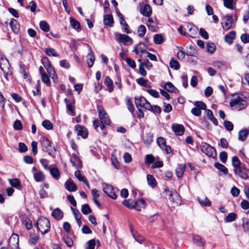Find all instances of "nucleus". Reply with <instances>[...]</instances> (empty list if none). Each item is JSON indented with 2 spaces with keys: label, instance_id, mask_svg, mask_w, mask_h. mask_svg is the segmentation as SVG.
<instances>
[{
  "label": "nucleus",
  "instance_id": "0e129e2a",
  "mask_svg": "<svg viewBox=\"0 0 249 249\" xmlns=\"http://www.w3.org/2000/svg\"><path fill=\"white\" fill-rule=\"evenodd\" d=\"M190 51H188L186 53V54L189 56H196L197 54V51L192 47H190Z\"/></svg>",
  "mask_w": 249,
  "mask_h": 249
},
{
  "label": "nucleus",
  "instance_id": "a19ab883",
  "mask_svg": "<svg viewBox=\"0 0 249 249\" xmlns=\"http://www.w3.org/2000/svg\"><path fill=\"white\" fill-rule=\"evenodd\" d=\"M64 101L66 104L67 109L69 111L70 115L74 116L75 114L72 105L71 103H68V100L67 99H65Z\"/></svg>",
  "mask_w": 249,
  "mask_h": 249
},
{
  "label": "nucleus",
  "instance_id": "f257e3e1",
  "mask_svg": "<svg viewBox=\"0 0 249 249\" xmlns=\"http://www.w3.org/2000/svg\"><path fill=\"white\" fill-rule=\"evenodd\" d=\"M97 109L100 120H95L93 122V125L96 130L99 127L101 130H103L105 125H109L111 121L106 111L102 106H97Z\"/></svg>",
  "mask_w": 249,
  "mask_h": 249
},
{
  "label": "nucleus",
  "instance_id": "e2e57ef3",
  "mask_svg": "<svg viewBox=\"0 0 249 249\" xmlns=\"http://www.w3.org/2000/svg\"><path fill=\"white\" fill-rule=\"evenodd\" d=\"M32 151L33 154L36 155L37 154V143L36 141H33L31 143Z\"/></svg>",
  "mask_w": 249,
  "mask_h": 249
},
{
  "label": "nucleus",
  "instance_id": "de8ad7c7",
  "mask_svg": "<svg viewBox=\"0 0 249 249\" xmlns=\"http://www.w3.org/2000/svg\"><path fill=\"white\" fill-rule=\"evenodd\" d=\"M197 199L201 206H209L210 205V201L206 197H204L203 199L198 197Z\"/></svg>",
  "mask_w": 249,
  "mask_h": 249
},
{
  "label": "nucleus",
  "instance_id": "412c9836",
  "mask_svg": "<svg viewBox=\"0 0 249 249\" xmlns=\"http://www.w3.org/2000/svg\"><path fill=\"white\" fill-rule=\"evenodd\" d=\"M223 1L225 7L231 10L234 9L237 0H223Z\"/></svg>",
  "mask_w": 249,
  "mask_h": 249
},
{
  "label": "nucleus",
  "instance_id": "f8f14e48",
  "mask_svg": "<svg viewBox=\"0 0 249 249\" xmlns=\"http://www.w3.org/2000/svg\"><path fill=\"white\" fill-rule=\"evenodd\" d=\"M234 173L242 178L247 179L249 178V170L244 167L236 168Z\"/></svg>",
  "mask_w": 249,
  "mask_h": 249
},
{
  "label": "nucleus",
  "instance_id": "3c124183",
  "mask_svg": "<svg viewBox=\"0 0 249 249\" xmlns=\"http://www.w3.org/2000/svg\"><path fill=\"white\" fill-rule=\"evenodd\" d=\"M232 164L236 168H240L241 162L238 158L236 156H234L232 158Z\"/></svg>",
  "mask_w": 249,
  "mask_h": 249
},
{
  "label": "nucleus",
  "instance_id": "5fc2aeb1",
  "mask_svg": "<svg viewBox=\"0 0 249 249\" xmlns=\"http://www.w3.org/2000/svg\"><path fill=\"white\" fill-rule=\"evenodd\" d=\"M134 51L135 53L139 55L141 57H142L143 53H145L146 54V53H148L146 52L145 49H142L141 47H139L138 46L135 47Z\"/></svg>",
  "mask_w": 249,
  "mask_h": 249
},
{
  "label": "nucleus",
  "instance_id": "6ab92c4d",
  "mask_svg": "<svg viewBox=\"0 0 249 249\" xmlns=\"http://www.w3.org/2000/svg\"><path fill=\"white\" fill-rule=\"evenodd\" d=\"M104 23L105 25L112 27L113 26L114 20L111 15L107 14L104 17Z\"/></svg>",
  "mask_w": 249,
  "mask_h": 249
},
{
  "label": "nucleus",
  "instance_id": "b1692460",
  "mask_svg": "<svg viewBox=\"0 0 249 249\" xmlns=\"http://www.w3.org/2000/svg\"><path fill=\"white\" fill-rule=\"evenodd\" d=\"M94 61L95 57L93 54V53L92 52L90 48H89V52L88 54L87 61L88 65L89 68L93 66Z\"/></svg>",
  "mask_w": 249,
  "mask_h": 249
},
{
  "label": "nucleus",
  "instance_id": "c03bdc74",
  "mask_svg": "<svg viewBox=\"0 0 249 249\" xmlns=\"http://www.w3.org/2000/svg\"><path fill=\"white\" fill-rule=\"evenodd\" d=\"M154 41L157 44H161L164 41V39L161 34L155 35L154 36Z\"/></svg>",
  "mask_w": 249,
  "mask_h": 249
},
{
  "label": "nucleus",
  "instance_id": "4be33fe9",
  "mask_svg": "<svg viewBox=\"0 0 249 249\" xmlns=\"http://www.w3.org/2000/svg\"><path fill=\"white\" fill-rule=\"evenodd\" d=\"M185 168L186 166L185 164H180L178 165L176 169V174L178 178H180L182 177L185 170Z\"/></svg>",
  "mask_w": 249,
  "mask_h": 249
},
{
  "label": "nucleus",
  "instance_id": "393cba45",
  "mask_svg": "<svg viewBox=\"0 0 249 249\" xmlns=\"http://www.w3.org/2000/svg\"><path fill=\"white\" fill-rule=\"evenodd\" d=\"M34 178L36 182H42L45 179V175L42 172L39 171L34 173Z\"/></svg>",
  "mask_w": 249,
  "mask_h": 249
},
{
  "label": "nucleus",
  "instance_id": "423d86ee",
  "mask_svg": "<svg viewBox=\"0 0 249 249\" xmlns=\"http://www.w3.org/2000/svg\"><path fill=\"white\" fill-rule=\"evenodd\" d=\"M115 39L119 43L124 45H130L133 43L132 39L127 35L119 33H115Z\"/></svg>",
  "mask_w": 249,
  "mask_h": 249
},
{
  "label": "nucleus",
  "instance_id": "7c9ffc66",
  "mask_svg": "<svg viewBox=\"0 0 249 249\" xmlns=\"http://www.w3.org/2000/svg\"><path fill=\"white\" fill-rule=\"evenodd\" d=\"M193 242L198 246H203L205 241L199 235H196L193 237Z\"/></svg>",
  "mask_w": 249,
  "mask_h": 249
},
{
  "label": "nucleus",
  "instance_id": "4d7b16f0",
  "mask_svg": "<svg viewBox=\"0 0 249 249\" xmlns=\"http://www.w3.org/2000/svg\"><path fill=\"white\" fill-rule=\"evenodd\" d=\"M147 110L151 111L154 113H158V114L160 113L161 111V109L160 107H159L158 106H156V105L152 106L151 104H150V108L147 109Z\"/></svg>",
  "mask_w": 249,
  "mask_h": 249
},
{
  "label": "nucleus",
  "instance_id": "1a4fd4ad",
  "mask_svg": "<svg viewBox=\"0 0 249 249\" xmlns=\"http://www.w3.org/2000/svg\"><path fill=\"white\" fill-rule=\"evenodd\" d=\"M201 148L202 152L209 157H213L215 154L214 149L207 143H202Z\"/></svg>",
  "mask_w": 249,
  "mask_h": 249
},
{
  "label": "nucleus",
  "instance_id": "6e6552de",
  "mask_svg": "<svg viewBox=\"0 0 249 249\" xmlns=\"http://www.w3.org/2000/svg\"><path fill=\"white\" fill-rule=\"evenodd\" d=\"M222 26L225 31L230 29L232 26L233 22L232 17L230 15H227L223 18Z\"/></svg>",
  "mask_w": 249,
  "mask_h": 249
},
{
  "label": "nucleus",
  "instance_id": "e433bc0d",
  "mask_svg": "<svg viewBox=\"0 0 249 249\" xmlns=\"http://www.w3.org/2000/svg\"><path fill=\"white\" fill-rule=\"evenodd\" d=\"M105 84L107 86L108 88V91L111 92L113 90V82L111 79L108 77H106L105 80Z\"/></svg>",
  "mask_w": 249,
  "mask_h": 249
},
{
  "label": "nucleus",
  "instance_id": "13d9d810",
  "mask_svg": "<svg viewBox=\"0 0 249 249\" xmlns=\"http://www.w3.org/2000/svg\"><path fill=\"white\" fill-rule=\"evenodd\" d=\"M42 124L44 127L48 130H51L53 127V124L49 120L43 121Z\"/></svg>",
  "mask_w": 249,
  "mask_h": 249
},
{
  "label": "nucleus",
  "instance_id": "473e14b6",
  "mask_svg": "<svg viewBox=\"0 0 249 249\" xmlns=\"http://www.w3.org/2000/svg\"><path fill=\"white\" fill-rule=\"evenodd\" d=\"M50 172L53 177L55 179H59L60 178V172L58 168L55 167L51 168Z\"/></svg>",
  "mask_w": 249,
  "mask_h": 249
},
{
  "label": "nucleus",
  "instance_id": "8fccbe9b",
  "mask_svg": "<svg viewBox=\"0 0 249 249\" xmlns=\"http://www.w3.org/2000/svg\"><path fill=\"white\" fill-rule=\"evenodd\" d=\"M212 65L213 67L219 69H222L226 67L225 63L223 61H214Z\"/></svg>",
  "mask_w": 249,
  "mask_h": 249
},
{
  "label": "nucleus",
  "instance_id": "338daca9",
  "mask_svg": "<svg viewBox=\"0 0 249 249\" xmlns=\"http://www.w3.org/2000/svg\"><path fill=\"white\" fill-rule=\"evenodd\" d=\"M14 127L16 130H19L22 128V124L20 121L16 120L14 123Z\"/></svg>",
  "mask_w": 249,
  "mask_h": 249
},
{
  "label": "nucleus",
  "instance_id": "bf43d9fd",
  "mask_svg": "<svg viewBox=\"0 0 249 249\" xmlns=\"http://www.w3.org/2000/svg\"><path fill=\"white\" fill-rule=\"evenodd\" d=\"M41 80L43 83L47 86H50L51 82L49 76L46 74H42L41 75Z\"/></svg>",
  "mask_w": 249,
  "mask_h": 249
},
{
  "label": "nucleus",
  "instance_id": "bb28decb",
  "mask_svg": "<svg viewBox=\"0 0 249 249\" xmlns=\"http://www.w3.org/2000/svg\"><path fill=\"white\" fill-rule=\"evenodd\" d=\"M141 13L146 17H149L152 14L151 7L149 5L146 4L141 10Z\"/></svg>",
  "mask_w": 249,
  "mask_h": 249
},
{
  "label": "nucleus",
  "instance_id": "4c0bfd02",
  "mask_svg": "<svg viewBox=\"0 0 249 249\" xmlns=\"http://www.w3.org/2000/svg\"><path fill=\"white\" fill-rule=\"evenodd\" d=\"M214 166L216 168L221 171L224 174L227 175L228 174V169L224 165L219 162H215Z\"/></svg>",
  "mask_w": 249,
  "mask_h": 249
},
{
  "label": "nucleus",
  "instance_id": "09e8293b",
  "mask_svg": "<svg viewBox=\"0 0 249 249\" xmlns=\"http://www.w3.org/2000/svg\"><path fill=\"white\" fill-rule=\"evenodd\" d=\"M81 211L83 214H87L91 213L92 210L90 209L89 206L87 204H83L82 206Z\"/></svg>",
  "mask_w": 249,
  "mask_h": 249
},
{
  "label": "nucleus",
  "instance_id": "72a5a7b5",
  "mask_svg": "<svg viewBox=\"0 0 249 249\" xmlns=\"http://www.w3.org/2000/svg\"><path fill=\"white\" fill-rule=\"evenodd\" d=\"M45 52L49 56L58 57L59 56V53L53 48H46L45 49Z\"/></svg>",
  "mask_w": 249,
  "mask_h": 249
},
{
  "label": "nucleus",
  "instance_id": "37998d69",
  "mask_svg": "<svg viewBox=\"0 0 249 249\" xmlns=\"http://www.w3.org/2000/svg\"><path fill=\"white\" fill-rule=\"evenodd\" d=\"M189 31L191 33L190 36L193 37L197 34V29L193 25L189 24L187 26Z\"/></svg>",
  "mask_w": 249,
  "mask_h": 249
},
{
  "label": "nucleus",
  "instance_id": "7ed1b4c3",
  "mask_svg": "<svg viewBox=\"0 0 249 249\" xmlns=\"http://www.w3.org/2000/svg\"><path fill=\"white\" fill-rule=\"evenodd\" d=\"M36 225L38 231H39L43 234L47 233L50 230V221L45 217H41L38 218Z\"/></svg>",
  "mask_w": 249,
  "mask_h": 249
},
{
  "label": "nucleus",
  "instance_id": "a211bd4d",
  "mask_svg": "<svg viewBox=\"0 0 249 249\" xmlns=\"http://www.w3.org/2000/svg\"><path fill=\"white\" fill-rule=\"evenodd\" d=\"M65 187L70 192H75L77 190L76 184L71 179L65 182Z\"/></svg>",
  "mask_w": 249,
  "mask_h": 249
},
{
  "label": "nucleus",
  "instance_id": "c85d7f7f",
  "mask_svg": "<svg viewBox=\"0 0 249 249\" xmlns=\"http://www.w3.org/2000/svg\"><path fill=\"white\" fill-rule=\"evenodd\" d=\"M235 32L231 31L225 36V41L229 44H231L232 43V40L235 38Z\"/></svg>",
  "mask_w": 249,
  "mask_h": 249
},
{
  "label": "nucleus",
  "instance_id": "f704fd0d",
  "mask_svg": "<svg viewBox=\"0 0 249 249\" xmlns=\"http://www.w3.org/2000/svg\"><path fill=\"white\" fill-rule=\"evenodd\" d=\"M164 88L168 91L173 93H176V91L178 90L173 84L171 82L166 83L164 86Z\"/></svg>",
  "mask_w": 249,
  "mask_h": 249
},
{
  "label": "nucleus",
  "instance_id": "69168bd1",
  "mask_svg": "<svg viewBox=\"0 0 249 249\" xmlns=\"http://www.w3.org/2000/svg\"><path fill=\"white\" fill-rule=\"evenodd\" d=\"M126 105L129 111L131 113H133L134 110V108L130 98L126 100Z\"/></svg>",
  "mask_w": 249,
  "mask_h": 249
},
{
  "label": "nucleus",
  "instance_id": "20e7f679",
  "mask_svg": "<svg viewBox=\"0 0 249 249\" xmlns=\"http://www.w3.org/2000/svg\"><path fill=\"white\" fill-rule=\"evenodd\" d=\"M0 68L3 72L4 77L7 81H9L8 76L12 73V69L10 67L8 60L6 58H2L0 62Z\"/></svg>",
  "mask_w": 249,
  "mask_h": 249
},
{
  "label": "nucleus",
  "instance_id": "aec40b11",
  "mask_svg": "<svg viewBox=\"0 0 249 249\" xmlns=\"http://www.w3.org/2000/svg\"><path fill=\"white\" fill-rule=\"evenodd\" d=\"M21 222L28 230H31L32 228V221L27 216L23 215L21 217Z\"/></svg>",
  "mask_w": 249,
  "mask_h": 249
},
{
  "label": "nucleus",
  "instance_id": "4468645a",
  "mask_svg": "<svg viewBox=\"0 0 249 249\" xmlns=\"http://www.w3.org/2000/svg\"><path fill=\"white\" fill-rule=\"evenodd\" d=\"M19 237L17 234H12L9 240V246L11 249H17L18 246Z\"/></svg>",
  "mask_w": 249,
  "mask_h": 249
},
{
  "label": "nucleus",
  "instance_id": "5701e85b",
  "mask_svg": "<svg viewBox=\"0 0 249 249\" xmlns=\"http://www.w3.org/2000/svg\"><path fill=\"white\" fill-rule=\"evenodd\" d=\"M145 201L143 199H140L137 201L134 202V208L137 211H140L142 208L145 206Z\"/></svg>",
  "mask_w": 249,
  "mask_h": 249
},
{
  "label": "nucleus",
  "instance_id": "39448f33",
  "mask_svg": "<svg viewBox=\"0 0 249 249\" xmlns=\"http://www.w3.org/2000/svg\"><path fill=\"white\" fill-rule=\"evenodd\" d=\"M39 143L42 147V150L51 155L54 150V147L52 145V142L47 138L41 137L39 139Z\"/></svg>",
  "mask_w": 249,
  "mask_h": 249
},
{
  "label": "nucleus",
  "instance_id": "680f3d73",
  "mask_svg": "<svg viewBox=\"0 0 249 249\" xmlns=\"http://www.w3.org/2000/svg\"><path fill=\"white\" fill-rule=\"evenodd\" d=\"M224 125L226 129L229 131H231L233 129V125L230 121H225L224 122Z\"/></svg>",
  "mask_w": 249,
  "mask_h": 249
},
{
  "label": "nucleus",
  "instance_id": "a878e982",
  "mask_svg": "<svg viewBox=\"0 0 249 249\" xmlns=\"http://www.w3.org/2000/svg\"><path fill=\"white\" fill-rule=\"evenodd\" d=\"M52 215L56 220H60L62 218L63 213L59 209H54L52 213Z\"/></svg>",
  "mask_w": 249,
  "mask_h": 249
},
{
  "label": "nucleus",
  "instance_id": "49530a36",
  "mask_svg": "<svg viewBox=\"0 0 249 249\" xmlns=\"http://www.w3.org/2000/svg\"><path fill=\"white\" fill-rule=\"evenodd\" d=\"M170 66L172 69L178 70L179 69L180 65L178 62L174 58L171 59L170 61Z\"/></svg>",
  "mask_w": 249,
  "mask_h": 249
},
{
  "label": "nucleus",
  "instance_id": "6e6d98bb",
  "mask_svg": "<svg viewBox=\"0 0 249 249\" xmlns=\"http://www.w3.org/2000/svg\"><path fill=\"white\" fill-rule=\"evenodd\" d=\"M146 33V28L144 25H140L138 29V34L140 37H143Z\"/></svg>",
  "mask_w": 249,
  "mask_h": 249
},
{
  "label": "nucleus",
  "instance_id": "9b49d317",
  "mask_svg": "<svg viewBox=\"0 0 249 249\" xmlns=\"http://www.w3.org/2000/svg\"><path fill=\"white\" fill-rule=\"evenodd\" d=\"M78 152L72 154L70 159V161L73 166L76 167V168H81L82 167V162L78 157Z\"/></svg>",
  "mask_w": 249,
  "mask_h": 249
},
{
  "label": "nucleus",
  "instance_id": "774afa93",
  "mask_svg": "<svg viewBox=\"0 0 249 249\" xmlns=\"http://www.w3.org/2000/svg\"><path fill=\"white\" fill-rule=\"evenodd\" d=\"M88 247L86 249H94L95 246V241L94 239H91L87 242Z\"/></svg>",
  "mask_w": 249,
  "mask_h": 249
},
{
  "label": "nucleus",
  "instance_id": "f3484780",
  "mask_svg": "<svg viewBox=\"0 0 249 249\" xmlns=\"http://www.w3.org/2000/svg\"><path fill=\"white\" fill-rule=\"evenodd\" d=\"M75 130L78 135L81 136L83 138H87L88 132L85 128L79 125H77L75 126Z\"/></svg>",
  "mask_w": 249,
  "mask_h": 249
},
{
  "label": "nucleus",
  "instance_id": "a18cd8bd",
  "mask_svg": "<svg viewBox=\"0 0 249 249\" xmlns=\"http://www.w3.org/2000/svg\"><path fill=\"white\" fill-rule=\"evenodd\" d=\"M40 29L44 32H47L49 31V25L45 21L42 20L40 22Z\"/></svg>",
  "mask_w": 249,
  "mask_h": 249
},
{
  "label": "nucleus",
  "instance_id": "ddd939ff",
  "mask_svg": "<svg viewBox=\"0 0 249 249\" xmlns=\"http://www.w3.org/2000/svg\"><path fill=\"white\" fill-rule=\"evenodd\" d=\"M168 198L172 202L177 204H180V196L177 192L168 191Z\"/></svg>",
  "mask_w": 249,
  "mask_h": 249
},
{
  "label": "nucleus",
  "instance_id": "58836bf2",
  "mask_svg": "<svg viewBox=\"0 0 249 249\" xmlns=\"http://www.w3.org/2000/svg\"><path fill=\"white\" fill-rule=\"evenodd\" d=\"M10 26L14 33H18L19 30V25L17 23L16 20L14 19H11L10 22Z\"/></svg>",
  "mask_w": 249,
  "mask_h": 249
},
{
  "label": "nucleus",
  "instance_id": "c9c22d12",
  "mask_svg": "<svg viewBox=\"0 0 249 249\" xmlns=\"http://www.w3.org/2000/svg\"><path fill=\"white\" fill-rule=\"evenodd\" d=\"M249 135V131L247 130L243 129L239 132L238 139L241 141H244Z\"/></svg>",
  "mask_w": 249,
  "mask_h": 249
},
{
  "label": "nucleus",
  "instance_id": "ea45409f",
  "mask_svg": "<svg viewBox=\"0 0 249 249\" xmlns=\"http://www.w3.org/2000/svg\"><path fill=\"white\" fill-rule=\"evenodd\" d=\"M134 201L132 199L124 200L122 204L128 209H132L134 208Z\"/></svg>",
  "mask_w": 249,
  "mask_h": 249
},
{
  "label": "nucleus",
  "instance_id": "864d4df0",
  "mask_svg": "<svg viewBox=\"0 0 249 249\" xmlns=\"http://www.w3.org/2000/svg\"><path fill=\"white\" fill-rule=\"evenodd\" d=\"M236 217V214L234 213H230L225 218V221L231 222L233 221Z\"/></svg>",
  "mask_w": 249,
  "mask_h": 249
},
{
  "label": "nucleus",
  "instance_id": "cd10ccee",
  "mask_svg": "<svg viewBox=\"0 0 249 249\" xmlns=\"http://www.w3.org/2000/svg\"><path fill=\"white\" fill-rule=\"evenodd\" d=\"M146 24L149 30H151L153 32L156 31L157 29V25L156 23L153 21L152 18H148Z\"/></svg>",
  "mask_w": 249,
  "mask_h": 249
},
{
  "label": "nucleus",
  "instance_id": "c756f323",
  "mask_svg": "<svg viewBox=\"0 0 249 249\" xmlns=\"http://www.w3.org/2000/svg\"><path fill=\"white\" fill-rule=\"evenodd\" d=\"M9 182L12 187L18 189H21L20 182L18 178L9 179Z\"/></svg>",
  "mask_w": 249,
  "mask_h": 249
},
{
  "label": "nucleus",
  "instance_id": "2eb2a0df",
  "mask_svg": "<svg viewBox=\"0 0 249 249\" xmlns=\"http://www.w3.org/2000/svg\"><path fill=\"white\" fill-rule=\"evenodd\" d=\"M104 192L110 197L115 199L117 198V196L114 192L113 187L108 184H104L103 186Z\"/></svg>",
  "mask_w": 249,
  "mask_h": 249
},
{
  "label": "nucleus",
  "instance_id": "603ef678",
  "mask_svg": "<svg viewBox=\"0 0 249 249\" xmlns=\"http://www.w3.org/2000/svg\"><path fill=\"white\" fill-rule=\"evenodd\" d=\"M138 61L141 64H142L143 67H145L147 69H151L152 66V63L147 59L144 60L143 62H142L141 59H139Z\"/></svg>",
  "mask_w": 249,
  "mask_h": 249
},
{
  "label": "nucleus",
  "instance_id": "0eeeda50",
  "mask_svg": "<svg viewBox=\"0 0 249 249\" xmlns=\"http://www.w3.org/2000/svg\"><path fill=\"white\" fill-rule=\"evenodd\" d=\"M135 103L138 109L143 108L147 110L150 107V103L142 96L135 98Z\"/></svg>",
  "mask_w": 249,
  "mask_h": 249
},
{
  "label": "nucleus",
  "instance_id": "79ce46f5",
  "mask_svg": "<svg viewBox=\"0 0 249 249\" xmlns=\"http://www.w3.org/2000/svg\"><path fill=\"white\" fill-rule=\"evenodd\" d=\"M70 21L71 25L72 27L76 30H78L80 28V25L79 22L74 19L72 17L70 18Z\"/></svg>",
  "mask_w": 249,
  "mask_h": 249
},
{
  "label": "nucleus",
  "instance_id": "2f4dec72",
  "mask_svg": "<svg viewBox=\"0 0 249 249\" xmlns=\"http://www.w3.org/2000/svg\"><path fill=\"white\" fill-rule=\"evenodd\" d=\"M147 181L149 186L154 188L157 184V182L154 177L150 174L147 175Z\"/></svg>",
  "mask_w": 249,
  "mask_h": 249
},
{
  "label": "nucleus",
  "instance_id": "dca6fc26",
  "mask_svg": "<svg viewBox=\"0 0 249 249\" xmlns=\"http://www.w3.org/2000/svg\"><path fill=\"white\" fill-rule=\"evenodd\" d=\"M171 127L172 130L176 135L181 136L184 132V127L181 124H172Z\"/></svg>",
  "mask_w": 249,
  "mask_h": 249
},
{
  "label": "nucleus",
  "instance_id": "9d476101",
  "mask_svg": "<svg viewBox=\"0 0 249 249\" xmlns=\"http://www.w3.org/2000/svg\"><path fill=\"white\" fill-rule=\"evenodd\" d=\"M41 63L46 69L49 75L54 74V69L52 67L48 58L47 57H43L41 59Z\"/></svg>",
  "mask_w": 249,
  "mask_h": 249
},
{
  "label": "nucleus",
  "instance_id": "f03ea898",
  "mask_svg": "<svg viewBox=\"0 0 249 249\" xmlns=\"http://www.w3.org/2000/svg\"><path fill=\"white\" fill-rule=\"evenodd\" d=\"M230 105L234 109L240 111L245 109L247 107L248 103L244 97L235 95L233 96Z\"/></svg>",
  "mask_w": 249,
  "mask_h": 249
},
{
  "label": "nucleus",
  "instance_id": "052dcab7",
  "mask_svg": "<svg viewBox=\"0 0 249 249\" xmlns=\"http://www.w3.org/2000/svg\"><path fill=\"white\" fill-rule=\"evenodd\" d=\"M157 142L160 148H162L163 146H165V145L166 144L165 139L161 137L157 139Z\"/></svg>",
  "mask_w": 249,
  "mask_h": 249
}]
</instances>
